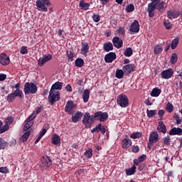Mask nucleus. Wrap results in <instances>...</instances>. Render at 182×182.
<instances>
[{
    "label": "nucleus",
    "mask_w": 182,
    "mask_h": 182,
    "mask_svg": "<svg viewBox=\"0 0 182 182\" xmlns=\"http://www.w3.org/2000/svg\"><path fill=\"white\" fill-rule=\"evenodd\" d=\"M151 2L148 4L147 12L149 18L154 16V11L159 10V12H163L166 2L161 0H151Z\"/></svg>",
    "instance_id": "obj_1"
},
{
    "label": "nucleus",
    "mask_w": 182,
    "mask_h": 182,
    "mask_svg": "<svg viewBox=\"0 0 182 182\" xmlns=\"http://www.w3.org/2000/svg\"><path fill=\"white\" fill-rule=\"evenodd\" d=\"M36 6L40 12H48V6H51L50 0H37Z\"/></svg>",
    "instance_id": "obj_2"
},
{
    "label": "nucleus",
    "mask_w": 182,
    "mask_h": 182,
    "mask_svg": "<svg viewBox=\"0 0 182 182\" xmlns=\"http://www.w3.org/2000/svg\"><path fill=\"white\" fill-rule=\"evenodd\" d=\"M95 115L91 116L90 112H85L82 117V124L85 126V129H90L95 123Z\"/></svg>",
    "instance_id": "obj_3"
},
{
    "label": "nucleus",
    "mask_w": 182,
    "mask_h": 182,
    "mask_svg": "<svg viewBox=\"0 0 182 182\" xmlns=\"http://www.w3.org/2000/svg\"><path fill=\"white\" fill-rule=\"evenodd\" d=\"M23 92L25 95H35L38 92V86L33 82H26Z\"/></svg>",
    "instance_id": "obj_4"
},
{
    "label": "nucleus",
    "mask_w": 182,
    "mask_h": 182,
    "mask_svg": "<svg viewBox=\"0 0 182 182\" xmlns=\"http://www.w3.org/2000/svg\"><path fill=\"white\" fill-rule=\"evenodd\" d=\"M60 99V92L53 91V90H50L49 96H48V102L50 103L52 106L55 105V102H59Z\"/></svg>",
    "instance_id": "obj_5"
},
{
    "label": "nucleus",
    "mask_w": 182,
    "mask_h": 182,
    "mask_svg": "<svg viewBox=\"0 0 182 182\" xmlns=\"http://www.w3.org/2000/svg\"><path fill=\"white\" fill-rule=\"evenodd\" d=\"M117 103L121 107H127L129 106V98L126 95H120L117 99Z\"/></svg>",
    "instance_id": "obj_6"
},
{
    "label": "nucleus",
    "mask_w": 182,
    "mask_h": 182,
    "mask_svg": "<svg viewBox=\"0 0 182 182\" xmlns=\"http://www.w3.org/2000/svg\"><path fill=\"white\" fill-rule=\"evenodd\" d=\"M94 119L101 122H106V120L109 119V114H107V112L98 111L94 114Z\"/></svg>",
    "instance_id": "obj_7"
},
{
    "label": "nucleus",
    "mask_w": 182,
    "mask_h": 182,
    "mask_svg": "<svg viewBox=\"0 0 182 182\" xmlns=\"http://www.w3.org/2000/svg\"><path fill=\"white\" fill-rule=\"evenodd\" d=\"M9 63H11V59L9 58V55H7L6 53H1L0 64L3 66H8Z\"/></svg>",
    "instance_id": "obj_8"
},
{
    "label": "nucleus",
    "mask_w": 182,
    "mask_h": 182,
    "mask_svg": "<svg viewBox=\"0 0 182 182\" xmlns=\"http://www.w3.org/2000/svg\"><path fill=\"white\" fill-rule=\"evenodd\" d=\"M173 75H174V72L171 68L165 70L161 73V76L163 79H171V77H173Z\"/></svg>",
    "instance_id": "obj_9"
},
{
    "label": "nucleus",
    "mask_w": 182,
    "mask_h": 182,
    "mask_svg": "<svg viewBox=\"0 0 182 182\" xmlns=\"http://www.w3.org/2000/svg\"><path fill=\"white\" fill-rule=\"evenodd\" d=\"M52 60V54H48V55H44L40 58L38 60V66H43L45 63Z\"/></svg>",
    "instance_id": "obj_10"
},
{
    "label": "nucleus",
    "mask_w": 182,
    "mask_h": 182,
    "mask_svg": "<svg viewBox=\"0 0 182 182\" xmlns=\"http://www.w3.org/2000/svg\"><path fill=\"white\" fill-rule=\"evenodd\" d=\"M75 109V102L73 101L68 100L65 107V112L68 114H73L72 110Z\"/></svg>",
    "instance_id": "obj_11"
},
{
    "label": "nucleus",
    "mask_w": 182,
    "mask_h": 182,
    "mask_svg": "<svg viewBox=\"0 0 182 182\" xmlns=\"http://www.w3.org/2000/svg\"><path fill=\"white\" fill-rule=\"evenodd\" d=\"M117 58L116 53L110 52L105 56V63H112Z\"/></svg>",
    "instance_id": "obj_12"
},
{
    "label": "nucleus",
    "mask_w": 182,
    "mask_h": 182,
    "mask_svg": "<svg viewBox=\"0 0 182 182\" xmlns=\"http://www.w3.org/2000/svg\"><path fill=\"white\" fill-rule=\"evenodd\" d=\"M121 144H122V149L126 150V149H129V147L132 146V139H130L129 136L127 135L125 138L122 139Z\"/></svg>",
    "instance_id": "obj_13"
},
{
    "label": "nucleus",
    "mask_w": 182,
    "mask_h": 182,
    "mask_svg": "<svg viewBox=\"0 0 182 182\" xmlns=\"http://www.w3.org/2000/svg\"><path fill=\"white\" fill-rule=\"evenodd\" d=\"M112 43L114 48H117V49H120V48L123 46V40L116 36L112 38Z\"/></svg>",
    "instance_id": "obj_14"
},
{
    "label": "nucleus",
    "mask_w": 182,
    "mask_h": 182,
    "mask_svg": "<svg viewBox=\"0 0 182 182\" xmlns=\"http://www.w3.org/2000/svg\"><path fill=\"white\" fill-rule=\"evenodd\" d=\"M130 32H134V33H137L140 31V25L139 24V21L137 20H134V22L131 24Z\"/></svg>",
    "instance_id": "obj_15"
},
{
    "label": "nucleus",
    "mask_w": 182,
    "mask_h": 182,
    "mask_svg": "<svg viewBox=\"0 0 182 182\" xmlns=\"http://www.w3.org/2000/svg\"><path fill=\"white\" fill-rule=\"evenodd\" d=\"M159 140L160 139L159 138V133L157 132H151L149 138V141H150L151 144L157 143Z\"/></svg>",
    "instance_id": "obj_16"
},
{
    "label": "nucleus",
    "mask_w": 182,
    "mask_h": 182,
    "mask_svg": "<svg viewBox=\"0 0 182 182\" xmlns=\"http://www.w3.org/2000/svg\"><path fill=\"white\" fill-rule=\"evenodd\" d=\"M81 45V53L86 58L87 56V53H89V49H90V46L87 42L82 43Z\"/></svg>",
    "instance_id": "obj_17"
},
{
    "label": "nucleus",
    "mask_w": 182,
    "mask_h": 182,
    "mask_svg": "<svg viewBox=\"0 0 182 182\" xmlns=\"http://www.w3.org/2000/svg\"><path fill=\"white\" fill-rule=\"evenodd\" d=\"M41 162L44 167H50L52 166V159L48 156H43Z\"/></svg>",
    "instance_id": "obj_18"
},
{
    "label": "nucleus",
    "mask_w": 182,
    "mask_h": 182,
    "mask_svg": "<svg viewBox=\"0 0 182 182\" xmlns=\"http://www.w3.org/2000/svg\"><path fill=\"white\" fill-rule=\"evenodd\" d=\"M122 70H124V73H126L127 75H130L132 72H134V65L128 64V65H124L122 67Z\"/></svg>",
    "instance_id": "obj_19"
},
{
    "label": "nucleus",
    "mask_w": 182,
    "mask_h": 182,
    "mask_svg": "<svg viewBox=\"0 0 182 182\" xmlns=\"http://www.w3.org/2000/svg\"><path fill=\"white\" fill-rule=\"evenodd\" d=\"M156 130H158L159 133H163L164 134H166V133L167 132V127H166V125L164 124V122H163V121H160L159 122Z\"/></svg>",
    "instance_id": "obj_20"
},
{
    "label": "nucleus",
    "mask_w": 182,
    "mask_h": 182,
    "mask_svg": "<svg viewBox=\"0 0 182 182\" xmlns=\"http://www.w3.org/2000/svg\"><path fill=\"white\" fill-rule=\"evenodd\" d=\"M82 117H83V113L77 111L74 115H73L72 122L73 123H77V122H80Z\"/></svg>",
    "instance_id": "obj_21"
},
{
    "label": "nucleus",
    "mask_w": 182,
    "mask_h": 182,
    "mask_svg": "<svg viewBox=\"0 0 182 182\" xmlns=\"http://www.w3.org/2000/svg\"><path fill=\"white\" fill-rule=\"evenodd\" d=\"M170 136H181L182 135V129L181 128H172L169 132Z\"/></svg>",
    "instance_id": "obj_22"
},
{
    "label": "nucleus",
    "mask_w": 182,
    "mask_h": 182,
    "mask_svg": "<svg viewBox=\"0 0 182 182\" xmlns=\"http://www.w3.org/2000/svg\"><path fill=\"white\" fill-rule=\"evenodd\" d=\"M62 87H63V82L57 81L51 86L50 90H53V91L62 90Z\"/></svg>",
    "instance_id": "obj_23"
},
{
    "label": "nucleus",
    "mask_w": 182,
    "mask_h": 182,
    "mask_svg": "<svg viewBox=\"0 0 182 182\" xmlns=\"http://www.w3.org/2000/svg\"><path fill=\"white\" fill-rule=\"evenodd\" d=\"M79 6L82 11H87V9L90 8V4L85 3V0H80L79 3Z\"/></svg>",
    "instance_id": "obj_24"
},
{
    "label": "nucleus",
    "mask_w": 182,
    "mask_h": 182,
    "mask_svg": "<svg viewBox=\"0 0 182 182\" xmlns=\"http://www.w3.org/2000/svg\"><path fill=\"white\" fill-rule=\"evenodd\" d=\"M103 50L105 52H110V50H113V43L111 42H107L104 43Z\"/></svg>",
    "instance_id": "obj_25"
},
{
    "label": "nucleus",
    "mask_w": 182,
    "mask_h": 182,
    "mask_svg": "<svg viewBox=\"0 0 182 182\" xmlns=\"http://www.w3.org/2000/svg\"><path fill=\"white\" fill-rule=\"evenodd\" d=\"M52 144L55 146L60 144V136L59 135L55 134L52 136Z\"/></svg>",
    "instance_id": "obj_26"
},
{
    "label": "nucleus",
    "mask_w": 182,
    "mask_h": 182,
    "mask_svg": "<svg viewBox=\"0 0 182 182\" xmlns=\"http://www.w3.org/2000/svg\"><path fill=\"white\" fill-rule=\"evenodd\" d=\"M167 15L169 19H174L175 18H178V16H180V14L178 12H173L172 11H168Z\"/></svg>",
    "instance_id": "obj_27"
},
{
    "label": "nucleus",
    "mask_w": 182,
    "mask_h": 182,
    "mask_svg": "<svg viewBox=\"0 0 182 182\" xmlns=\"http://www.w3.org/2000/svg\"><path fill=\"white\" fill-rule=\"evenodd\" d=\"M161 93V90L159 89L158 87H155L152 90L151 92V96H152V97H159Z\"/></svg>",
    "instance_id": "obj_28"
},
{
    "label": "nucleus",
    "mask_w": 182,
    "mask_h": 182,
    "mask_svg": "<svg viewBox=\"0 0 182 182\" xmlns=\"http://www.w3.org/2000/svg\"><path fill=\"white\" fill-rule=\"evenodd\" d=\"M136 167L134 165H133L131 168H126L125 173L127 176H133V174L136 173Z\"/></svg>",
    "instance_id": "obj_29"
},
{
    "label": "nucleus",
    "mask_w": 182,
    "mask_h": 182,
    "mask_svg": "<svg viewBox=\"0 0 182 182\" xmlns=\"http://www.w3.org/2000/svg\"><path fill=\"white\" fill-rule=\"evenodd\" d=\"M89 97H90V91L85 90L82 95L83 102L87 103V102H89Z\"/></svg>",
    "instance_id": "obj_30"
},
{
    "label": "nucleus",
    "mask_w": 182,
    "mask_h": 182,
    "mask_svg": "<svg viewBox=\"0 0 182 182\" xmlns=\"http://www.w3.org/2000/svg\"><path fill=\"white\" fill-rule=\"evenodd\" d=\"M146 114L147 117L149 119H151L157 114V110L156 109H146Z\"/></svg>",
    "instance_id": "obj_31"
},
{
    "label": "nucleus",
    "mask_w": 182,
    "mask_h": 182,
    "mask_svg": "<svg viewBox=\"0 0 182 182\" xmlns=\"http://www.w3.org/2000/svg\"><path fill=\"white\" fill-rule=\"evenodd\" d=\"M85 65V60L83 58H78L75 61V66L77 68H82Z\"/></svg>",
    "instance_id": "obj_32"
},
{
    "label": "nucleus",
    "mask_w": 182,
    "mask_h": 182,
    "mask_svg": "<svg viewBox=\"0 0 182 182\" xmlns=\"http://www.w3.org/2000/svg\"><path fill=\"white\" fill-rule=\"evenodd\" d=\"M161 52H163V47H161V46L159 44L154 46V53H155V55H160Z\"/></svg>",
    "instance_id": "obj_33"
},
{
    "label": "nucleus",
    "mask_w": 182,
    "mask_h": 182,
    "mask_svg": "<svg viewBox=\"0 0 182 182\" xmlns=\"http://www.w3.org/2000/svg\"><path fill=\"white\" fill-rule=\"evenodd\" d=\"M123 76H124V70H117L115 77L117 79H123Z\"/></svg>",
    "instance_id": "obj_34"
},
{
    "label": "nucleus",
    "mask_w": 182,
    "mask_h": 182,
    "mask_svg": "<svg viewBox=\"0 0 182 182\" xmlns=\"http://www.w3.org/2000/svg\"><path fill=\"white\" fill-rule=\"evenodd\" d=\"M29 136H31V132L27 131L23 134V136L20 139L21 141H22L23 143H25V141H26V140L29 139Z\"/></svg>",
    "instance_id": "obj_35"
},
{
    "label": "nucleus",
    "mask_w": 182,
    "mask_h": 182,
    "mask_svg": "<svg viewBox=\"0 0 182 182\" xmlns=\"http://www.w3.org/2000/svg\"><path fill=\"white\" fill-rule=\"evenodd\" d=\"M177 60H178V57L177 56V53H173L171 56V65H176L177 63Z\"/></svg>",
    "instance_id": "obj_36"
},
{
    "label": "nucleus",
    "mask_w": 182,
    "mask_h": 182,
    "mask_svg": "<svg viewBox=\"0 0 182 182\" xmlns=\"http://www.w3.org/2000/svg\"><path fill=\"white\" fill-rule=\"evenodd\" d=\"M179 41L178 38L173 39L171 43V48L173 50L176 49L178 46Z\"/></svg>",
    "instance_id": "obj_37"
},
{
    "label": "nucleus",
    "mask_w": 182,
    "mask_h": 182,
    "mask_svg": "<svg viewBox=\"0 0 182 182\" xmlns=\"http://www.w3.org/2000/svg\"><path fill=\"white\" fill-rule=\"evenodd\" d=\"M124 56H127V58H130V56H132V55H133V49L132 48H127L124 50Z\"/></svg>",
    "instance_id": "obj_38"
},
{
    "label": "nucleus",
    "mask_w": 182,
    "mask_h": 182,
    "mask_svg": "<svg viewBox=\"0 0 182 182\" xmlns=\"http://www.w3.org/2000/svg\"><path fill=\"white\" fill-rule=\"evenodd\" d=\"M166 110L168 113H173V110H174V106L171 102H168L166 105Z\"/></svg>",
    "instance_id": "obj_39"
},
{
    "label": "nucleus",
    "mask_w": 182,
    "mask_h": 182,
    "mask_svg": "<svg viewBox=\"0 0 182 182\" xmlns=\"http://www.w3.org/2000/svg\"><path fill=\"white\" fill-rule=\"evenodd\" d=\"M6 147H8V142L0 138V150H4Z\"/></svg>",
    "instance_id": "obj_40"
},
{
    "label": "nucleus",
    "mask_w": 182,
    "mask_h": 182,
    "mask_svg": "<svg viewBox=\"0 0 182 182\" xmlns=\"http://www.w3.org/2000/svg\"><path fill=\"white\" fill-rule=\"evenodd\" d=\"M14 97H23V92L21 90H16L14 92H12Z\"/></svg>",
    "instance_id": "obj_41"
},
{
    "label": "nucleus",
    "mask_w": 182,
    "mask_h": 182,
    "mask_svg": "<svg viewBox=\"0 0 182 182\" xmlns=\"http://www.w3.org/2000/svg\"><path fill=\"white\" fill-rule=\"evenodd\" d=\"M66 56L68 58V60L73 62V58H75V53H73V51H67Z\"/></svg>",
    "instance_id": "obj_42"
},
{
    "label": "nucleus",
    "mask_w": 182,
    "mask_h": 182,
    "mask_svg": "<svg viewBox=\"0 0 182 182\" xmlns=\"http://www.w3.org/2000/svg\"><path fill=\"white\" fill-rule=\"evenodd\" d=\"M15 95H14L13 92L9 94L6 97V100L7 102H9V103H12L14 102V100H15Z\"/></svg>",
    "instance_id": "obj_43"
},
{
    "label": "nucleus",
    "mask_w": 182,
    "mask_h": 182,
    "mask_svg": "<svg viewBox=\"0 0 182 182\" xmlns=\"http://www.w3.org/2000/svg\"><path fill=\"white\" fill-rule=\"evenodd\" d=\"M84 154L87 159H92V156H93V150L90 148L85 152Z\"/></svg>",
    "instance_id": "obj_44"
},
{
    "label": "nucleus",
    "mask_w": 182,
    "mask_h": 182,
    "mask_svg": "<svg viewBox=\"0 0 182 182\" xmlns=\"http://www.w3.org/2000/svg\"><path fill=\"white\" fill-rule=\"evenodd\" d=\"M125 11L128 13L133 12V11H134V4H130L127 5L125 8Z\"/></svg>",
    "instance_id": "obj_45"
},
{
    "label": "nucleus",
    "mask_w": 182,
    "mask_h": 182,
    "mask_svg": "<svg viewBox=\"0 0 182 182\" xmlns=\"http://www.w3.org/2000/svg\"><path fill=\"white\" fill-rule=\"evenodd\" d=\"M163 141H164V144H165V146H168V145H170V143L171 142V138L170 137V136L168 135V136L164 137Z\"/></svg>",
    "instance_id": "obj_46"
},
{
    "label": "nucleus",
    "mask_w": 182,
    "mask_h": 182,
    "mask_svg": "<svg viewBox=\"0 0 182 182\" xmlns=\"http://www.w3.org/2000/svg\"><path fill=\"white\" fill-rule=\"evenodd\" d=\"M143 136V134L141 132H135L132 133L130 136L131 139H140Z\"/></svg>",
    "instance_id": "obj_47"
},
{
    "label": "nucleus",
    "mask_w": 182,
    "mask_h": 182,
    "mask_svg": "<svg viewBox=\"0 0 182 182\" xmlns=\"http://www.w3.org/2000/svg\"><path fill=\"white\" fill-rule=\"evenodd\" d=\"M164 25L166 28V29L170 30L171 28L173 27V24L170 22L168 20H165L164 22Z\"/></svg>",
    "instance_id": "obj_48"
},
{
    "label": "nucleus",
    "mask_w": 182,
    "mask_h": 182,
    "mask_svg": "<svg viewBox=\"0 0 182 182\" xmlns=\"http://www.w3.org/2000/svg\"><path fill=\"white\" fill-rule=\"evenodd\" d=\"M6 125L10 126L14 123V118L12 117H8L5 120Z\"/></svg>",
    "instance_id": "obj_49"
},
{
    "label": "nucleus",
    "mask_w": 182,
    "mask_h": 182,
    "mask_svg": "<svg viewBox=\"0 0 182 182\" xmlns=\"http://www.w3.org/2000/svg\"><path fill=\"white\" fill-rule=\"evenodd\" d=\"M33 126V122H26L25 126L23 127L24 132H28V129L31 127Z\"/></svg>",
    "instance_id": "obj_50"
},
{
    "label": "nucleus",
    "mask_w": 182,
    "mask_h": 182,
    "mask_svg": "<svg viewBox=\"0 0 182 182\" xmlns=\"http://www.w3.org/2000/svg\"><path fill=\"white\" fill-rule=\"evenodd\" d=\"M8 129H9V126L6 125V124L3 127L1 126L0 128V134H2V133H5V132H7Z\"/></svg>",
    "instance_id": "obj_51"
},
{
    "label": "nucleus",
    "mask_w": 182,
    "mask_h": 182,
    "mask_svg": "<svg viewBox=\"0 0 182 182\" xmlns=\"http://www.w3.org/2000/svg\"><path fill=\"white\" fill-rule=\"evenodd\" d=\"M43 110V105H40L38 107H37V109L36 110V114L34 112V116H38V114H39V113H41L42 111Z\"/></svg>",
    "instance_id": "obj_52"
},
{
    "label": "nucleus",
    "mask_w": 182,
    "mask_h": 182,
    "mask_svg": "<svg viewBox=\"0 0 182 182\" xmlns=\"http://www.w3.org/2000/svg\"><path fill=\"white\" fill-rule=\"evenodd\" d=\"M21 55H26L28 53V47L26 46H22L20 50Z\"/></svg>",
    "instance_id": "obj_53"
},
{
    "label": "nucleus",
    "mask_w": 182,
    "mask_h": 182,
    "mask_svg": "<svg viewBox=\"0 0 182 182\" xmlns=\"http://www.w3.org/2000/svg\"><path fill=\"white\" fill-rule=\"evenodd\" d=\"M92 21H94V22H99L100 21V16H99V14H94L92 15Z\"/></svg>",
    "instance_id": "obj_54"
},
{
    "label": "nucleus",
    "mask_w": 182,
    "mask_h": 182,
    "mask_svg": "<svg viewBox=\"0 0 182 182\" xmlns=\"http://www.w3.org/2000/svg\"><path fill=\"white\" fill-rule=\"evenodd\" d=\"M0 173L3 174H8L9 173V170L6 167H0Z\"/></svg>",
    "instance_id": "obj_55"
},
{
    "label": "nucleus",
    "mask_w": 182,
    "mask_h": 182,
    "mask_svg": "<svg viewBox=\"0 0 182 182\" xmlns=\"http://www.w3.org/2000/svg\"><path fill=\"white\" fill-rule=\"evenodd\" d=\"M36 118V115H35V112H33L32 114L27 118L26 122H33L32 120Z\"/></svg>",
    "instance_id": "obj_56"
},
{
    "label": "nucleus",
    "mask_w": 182,
    "mask_h": 182,
    "mask_svg": "<svg viewBox=\"0 0 182 182\" xmlns=\"http://www.w3.org/2000/svg\"><path fill=\"white\" fill-rule=\"evenodd\" d=\"M164 113H166V111H164V109H159L158 111V116L159 119H163V117L164 116Z\"/></svg>",
    "instance_id": "obj_57"
},
{
    "label": "nucleus",
    "mask_w": 182,
    "mask_h": 182,
    "mask_svg": "<svg viewBox=\"0 0 182 182\" xmlns=\"http://www.w3.org/2000/svg\"><path fill=\"white\" fill-rule=\"evenodd\" d=\"M117 33H119V35H124L125 33V30H124V27H119V29L117 31Z\"/></svg>",
    "instance_id": "obj_58"
},
{
    "label": "nucleus",
    "mask_w": 182,
    "mask_h": 182,
    "mask_svg": "<svg viewBox=\"0 0 182 182\" xmlns=\"http://www.w3.org/2000/svg\"><path fill=\"white\" fill-rule=\"evenodd\" d=\"M140 151V148L139 146H132V152L133 153H139Z\"/></svg>",
    "instance_id": "obj_59"
},
{
    "label": "nucleus",
    "mask_w": 182,
    "mask_h": 182,
    "mask_svg": "<svg viewBox=\"0 0 182 182\" xmlns=\"http://www.w3.org/2000/svg\"><path fill=\"white\" fill-rule=\"evenodd\" d=\"M146 157L147 156L145 154H142L138 157V160H139L140 163H142V161H144V160H146Z\"/></svg>",
    "instance_id": "obj_60"
},
{
    "label": "nucleus",
    "mask_w": 182,
    "mask_h": 182,
    "mask_svg": "<svg viewBox=\"0 0 182 182\" xmlns=\"http://www.w3.org/2000/svg\"><path fill=\"white\" fill-rule=\"evenodd\" d=\"M6 79V74H0V82H4Z\"/></svg>",
    "instance_id": "obj_61"
},
{
    "label": "nucleus",
    "mask_w": 182,
    "mask_h": 182,
    "mask_svg": "<svg viewBox=\"0 0 182 182\" xmlns=\"http://www.w3.org/2000/svg\"><path fill=\"white\" fill-rule=\"evenodd\" d=\"M102 127V123L98 124L95 128V130L97 131V133H99L100 132V129Z\"/></svg>",
    "instance_id": "obj_62"
},
{
    "label": "nucleus",
    "mask_w": 182,
    "mask_h": 182,
    "mask_svg": "<svg viewBox=\"0 0 182 182\" xmlns=\"http://www.w3.org/2000/svg\"><path fill=\"white\" fill-rule=\"evenodd\" d=\"M65 89V90H67V92H72V90H73L72 86L69 84L66 85Z\"/></svg>",
    "instance_id": "obj_63"
},
{
    "label": "nucleus",
    "mask_w": 182,
    "mask_h": 182,
    "mask_svg": "<svg viewBox=\"0 0 182 182\" xmlns=\"http://www.w3.org/2000/svg\"><path fill=\"white\" fill-rule=\"evenodd\" d=\"M134 166H139V164H140V161L139 159H134Z\"/></svg>",
    "instance_id": "obj_64"
}]
</instances>
